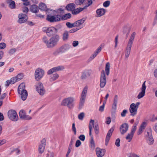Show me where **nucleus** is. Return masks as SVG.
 Listing matches in <instances>:
<instances>
[{
    "label": "nucleus",
    "instance_id": "nucleus-1",
    "mask_svg": "<svg viewBox=\"0 0 157 157\" xmlns=\"http://www.w3.org/2000/svg\"><path fill=\"white\" fill-rule=\"evenodd\" d=\"M59 39V36L56 34L50 38L44 36L42 38V41L48 48H52L57 44Z\"/></svg>",
    "mask_w": 157,
    "mask_h": 157
},
{
    "label": "nucleus",
    "instance_id": "nucleus-2",
    "mask_svg": "<svg viewBox=\"0 0 157 157\" xmlns=\"http://www.w3.org/2000/svg\"><path fill=\"white\" fill-rule=\"evenodd\" d=\"M75 98L72 97H69L63 99L61 104L62 106H67L69 109H72L75 106Z\"/></svg>",
    "mask_w": 157,
    "mask_h": 157
},
{
    "label": "nucleus",
    "instance_id": "nucleus-3",
    "mask_svg": "<svg viewBox=\"0 0 157 157\" xmlns=\"http://www.w3.org/2000/svg\"><path fill=\"white\" fill-rule=\"evenodd\" d=\"M136 35V33L135 32H133L131 34L128 42L127 45L126 49L125 54V56L126 58H127L129 57L130 54L131 47L132 45Z\"/></svg>",
    "mask_w": 157,
    "mask_h": 157
},
{
    "label": "nucleus",
    "instance_id": "nucleus-4",
    "mask_svg": "<svg viewBox=\"0 0 157 157\" xmlns=\"http://www.w3.org/2000/svg\"><path fill=\"white\" fill-rule=\"evenodd\" d=\"M88 90L87 86H86L84 88L80 97L79 108L81 109L84 105Z\"/></svg>",
    "mask_w": 157,
    "mask_h": 157
},
{
    "label": "nucleus",
    "instance_id": "nucleus-5",
    "mask_svg": "<svg viewBox=\"0 0 157 157\" xmlns=\"http://www.w3.org/2000/svg\"><path fill=\"white\" fill-rule=\"evenodd\" d=\"M44 74V71L40 68H38L36 69L35 72V78L37 81H39L43 78Z\"/></svg>",
    "mask_w": 157,
    "mask_h": 157
},
{
    "label": "nucleus",
    "instance_id": "nucleus-6",
    "mask_svg": "<svg viewBox=\"0 0 157 157\" xmlns=\"http://www.w3.org/2000/svg\"><path fill=\"white\" fill-rule=\"evenodd\" d=\"M42 31L46 33L48 36H50L54 35L55 33L56 29L53 27H45L42 28Z\"/></svg>",
    "mask_w": 157,
    "mask_h": 157
},
{
    "label": "nucleus",
    "instance_id": "nucleus-7",
    "mask_svg": "<svg viewBox=\"0 0 157 157\" xmlns=\"http://www.w3.org/2000/svg\"><path fill=\"white\" fill-rule=\"evenodd\" d=\"M8 116L11 120L14 121H17L18 119L17 112L13 109H10L8 111Z\"/></svg>",
    "mask_w": 157,
    "mask_h": 157
},
{
    "label": "nucleus",
    "instance_id": "nucleus-8",
    "mask_svg": "<svg viewBox=\"0 0 157 157\" xmlns=\"http://www.w3.org/2000/svg\"><path fill=\"white\" fill-rule=\"evenodd\" d=\"M100 86L101 88L104 87L106 85V78L104 70H103L101 72V74L100 78Z\"/></svg>",
    "mask_w": 157,
    "mask_h": 157
},
{
    "label": "nucleus",
    "instance_id": "nucleus-9",
    "mask_svg": "<svg viewBox=\"0 0 157 157\" xmlns=\"http://www.w3.org/2000/svg\"><path fill=\"white\" fill-rule=\"evenodd\" d=\"M64 68V67L63 66H58L49 70L47 73L48 75H51L55 72L63 71Z\"/></svg>",
    "mask_w": 157,
    "mask_h": 157
},
{
    "label": "nucleus",
    "instance_id": "nucleus-10",
    "mask_svg": "<svg viewBox=\"0 0 157 157\" xmlns=\"http://www.w3.org/2000/svg\"><path fill=\"white\" fill-rule=\"evenodd\" d=\"M146 82V81H145L142 84V87L140 89V92L137 96V98L138 99H140L145 95L146 88V86L145 84Z\"/></svg>",
    "mask_w": 157,
    "mask_h": 157
},
{
    "label": "nucleus",
    "instance_id": "nucleus-11",
    "mask_svg": "<svg viewBox=\"0 0 157 157\" xmlns=\"http://www.w3.org/2000/svg\"><path fill=\"white\" fill-rule=\"evenodd\" d=\"M36 89L40 95H44L45 92V90L43 85L41 82H39L37 85Z\"/></svg>",
    "mask_w": 157,
    "mask_h": 157
},
{
    "label": "nucleus",
    "instance_id": "nucleus-12",
    "mask_svg": "<svg viewBox=\"0 0 157 157\" xmlns=\"http://www.w3.org/2000/svg\"><path fill=\"white\" fill-rule=\"evenodd\" d=\"M94 121L93 120H90L89 124V129H92L93 127L95 130V133L97 134L98 133V124H95L94 125Z\"/></svg>",
    "mask_w": 157,
    "mask_h": 157
},
{
    "label": "nucleus",
    "instance_id": "nucleus-13",
    "mask_svg": "<svg viewBox=\"0 0 157 157\" xmlns=\"http://www.w3.org/2000/svg\"><path fill=\"white\" fill-rule=\"evenodd\" d=\"M47 20L51 22L59 21L60 20V16L59 15L52 16L48 15L47 16Z\"/></svg>",
    "mask_w": 157,
    "mask_h": 157
},
{
    "label": "nucleus",
    "instance_id": "nucleus-14",
    "mask_svg": "<svg viewBox=\"0 0 157 157\" xmlns=\"http://www.w3.org/2000/svg\"><path fill=\"white\" fill-rule=\"evenodd\" d=\"M19 115L21 118L25 120H30L32 119L31 117L26 114L25 111L23 110L20 111Z\"/></svg>",
    "mask_w": 157,
    "mask_h": 157
},
{
    "label": "nucleus",
    "instance_id": "nucleus-15",
    "mask_svg": "<svg viewBox=\"0 0 157 157\" xmlns=\"http://www.w3.org/2000/svg\"><path fill=\"white\" fill-rule=\"evenodd\" d=\"M46 145V140L45 139H43L39 145L38 150L40 154L43 153L44 151Z\"/></svg>",
    "mask_w": 157,
    "mask_h": 157
},
{
    "label": "nucleus",
    "instance_id": "nucleus-16",
    "mask_svg": "<svg viewBox=\"0 0 157 157\" xmlns=\"http://www.w3.org/2000/svg\"><path fill=\"white\" fill-rule=\"evenodd\" d=\"M86 20L85 18L78 20L75 22V27L79 30L83 27V24Z\"/></svg>",
    "mask_w": 157,
    "mask_h": 157
},
{
    "label": "nucleus",
    "instance_id": "nucleus-17",
    "mask_svg": "<svg viewBox=\"0 0 157 157\" xmlns=\"http://www.w3.org/2000/svg\"><path fill=\"white\" fill-rule=\"evenodd\" d=\"M128 125L127 123H125L122 124L120 128V132L121 134L123 135L128 131Z\"/></svg>",
    "mask_w": 157,
    "mask_h": 157
},
{
    "label": "nucleus",
    "instance_id": "nucleus-18",
    "mask_svg": "<svg viewBox=\"0 0 157 157\" xmlns=\"http://www.w3.org/2000/svg\"><path fill=\"white\" fill-rule=\"evenodd\" d=\"M138 109L134 106V105L131 104L130 106L129 110L131 116H134L137 113Z\"/></svg>",
    "mask_w": 157,
    "mask_h": 157
},
{
    "label": "nucleus",
    "instance_id": "nucleus-19",
    "mask_svg": "<svg viewBox=\"0 0 157 157\" xmlns=\"http://www.w3.org/2000/svg\"><path fill=\"white\" fill-rule=\"evenodd\" d=\"M146 139L148 144L150 145L153 144L154 140L151 132H147L146 136Z\"/></svg>",
    "mask_w": 157,
    "mask_h": 157
},
{
    "label": "nucleus",
    "instance_id": "nucleus-20",
    "mask_svg": "<svg viewBox=\"0 0 157 157\" xmlns=\"http://www.w3.org/2000/svg\"><path fill=\"white\" fill-rule=\"evenodd\" d=\"M19 19L18 22L19 23H22L25 22L27 19V17L26 15L23 14H20L18 16Z\"/></svg>",
    "mask_w": 157,
    "mask_h": 157
},
{
    "label": "nucleus",
    "instance_id": "nucleus-21",
    "mask_svg": "<svg viewBox=\"0 0 157 157\" xmlns=\"http://www.w3.org/2000/svg\"><path fill=\"white\" fill-rule=\"evenodd\" d=\"M114 128L113 127H112L109 131L105 140V145L107 146L108 144L109 141L110 140V137L112 135V132H113Z\"/></svg>",
    "mask_w": 157,
    "mask_h": 157
},
{
    "label": "nucleus",
    "instance_id": "nucleus-22",
    "mask_svg": "<svg viewBox=\"0 0 157 157\" xmlns=\"http://www.w3.org/2000/svg\"><path fill=\"white\" fill-rule=\"evenodd\" d=\"M96 151L98 157H102L105 154V150L104 149L98 148H96Z\"/></svg>",
    "mask_w": 157,
    "mask_h": 157
},
{
    "label": "nucleus",
    "instance_id": "nucleus-23",
    "mask_svg": "<svg viewBox=\"0 0 157 157\" xmlns=\"http://www.w3.org/2000/svg\"><path fill=\"white\" fill-rule=\"evenodd\" d=\"M97 17H99L105 14V10L103 8H100L97 9L96 11Z\"/></svg>",
    "mask_w": 157,
    "mask_h": 157
},
{
    "label": "nucleus",
    "instance_id": "nucleus-24",
    "mask_svg": "<svg viewBox=\"0 0 157 157\" xmlns=\"http://www.w3.org/2000/svg\"><path fill=\"white\" fill-rule=\"evenodd\" d=\"M130 28L128 26H124L122 29V33L126 35V38H127L130 31Z\"/></svg>",
    "mask_w": 157,
    "mask_h": 157
},
{
    "label": "nucleus",
    "instance_id": "nucleus-25",
    "mask_svg": "<svg viewBox=\"0 0 157 157\" xmlns=\"http://www.w3.org/2000/svg\"><path fill=\"white\" fill-rule=\"evenodd\" d=\"M19 94L21 95V98L22 99L23 101H25L26 99L28 93L27 92L26 90H22V91H21L20 92L18 91V92Z\"/></svg>",
    "mask_w": 157,
    "mask_h": 157
},
{
    "label": "nucleus",
    "instance_id": "nucleus-26",
    "mask_svg": "<svg viewBox=\"0 0 157 157\" xmlns=\"http://www.w3.org/2000/svg\"><path fill=\"white\" fill-rule=\"evenodd\" d=\"M147 125L146 123L145 122H143L141 125L137 132V134L138 135L141 134L142 133L145 129Z\"/></svg>",
    "mask_w": 157,
    "mask_h": 157
},
{
    "label": "nucleus",
    "instance_id": "nucleus-27",
    "mask_svg": "<svg viewBox=\"0 0 157 157\" xmlns=\"http://www.w3.org/2000/svg\"><path fill=\"white\" fill-rule=\"evenodd\" d=\"M71 48V45L68 44H66L61 47L59 50L61 52H64L68 50Z\"/></svg>",
    "mask_w": 157,
    "mask_h": 157
},
{
    "label": "nucleus",
    "instance_id": "nucleus-28",
    "mask_svg": "<svg viewBox=\"0 0 157 157\" xmlns=\"http://www.w3.org/2000/svg\"><path fill=\"white\" fill-rule=\"evenodd\" d=\"M69 34L68 31H65L64 32L62 35V40L63 41H67L69 38Z\"/></svg>",
    "mask_w": 157,
    "mask_h": 157
},
{
    "label": "nucleus",
    "instance_id": "nucleus-29",
    "mask_svg": "<svg viewBox=\"0 0 157 157\" xmlns=\"http://www.w3.org/2000/svg\"><path fill=\"white\" fill-rule=\"evenodd\" d=\"M118 101V96L116 95L114 98L113 100V103L112 105V108L114 109H116L117 108V104Z\"/></svg>",
    "mask_w": 157,
    "mask_h": 157
},
{
    "label": "nucleus",
    "instance_id": "nucleus-30",
    "mask_svg": "<svg viewBox=\"0 0 157 157\" xmlns=\"http://www.w3.org/2000/svg\"><path fill=\"white\" fill-rule=\"evenodd\" d=\"M59 77V75L57 73H55L50 76V81L51 82L54 81L57 79Z\"/></svg>",
    "mask_w": 157,
    "mask_h": 157
},
{
    "label": "nucleus",
    "instance_id": "nucleus-31",
    "mask_svg": "<svg viewBox=\"0 0 157 157\" xmlns=\"http://www.w3.org/2000/svg\"><path fill=\"white\" fill-rule=\"evenodd\" d=\"M75 8V5L73 3H71L67 5L66 9L68 10L73 11Z\"/></svg>",
    "mask_w": 157,
    "mask_h": 157
},
{
    "label": "nucleus",
    "instance_id": "nucleus-32",
    "mask_svg": "<svg viewBox=\"0 0 157 157\" xmlns=\"http://www.w3.org/2000/svg\"><path fill=\"white\" fill-rule=\"evenodd\" d=\"M84 9V8H77L76 9H74L72 12V13L73 14H77L80 13L81 11H82Z\"/></svg>",
    "mask_w": 157,
    "mask_h": 157
},
{
    "label": "nucleus",
    "instance_id": "nucleus-33",
    "mask_svg": "<svg viewBox=\"0 0 157 157\" xmlns=\"http://www.w3.org/2000/svg\"><path fill=\"white\" fill-rule=\"evenodd\" d=\"M25 84L24 83H21L18 86V92H20L21 91L24 90H25Z\"/></svg>",
    "mask_w": 157,
    "mask_h": 157
},
{
    "label": "nucleus",
    "instance_id": "nucleus-34",
    "mask_svg": "<svg viewBox=\"0 0 157 157\" xmlns=\"http://www.w3.org/2000/svg\"><path fill=\"white\" fill-rule=\"evenodd\" d=\"M90 75L87 71H85L82 72L81 78L83 79H86L87 77L90 76Z\"/></svg>",
    "mask_w": 157,
    "mask_h": 157
},
{
    "label": "nucleus",
    "instance_id": "nucleus-35",
    "mask_svg": "<svg viewBox=\"0 0 157 157\" xmlns=\"http://www.w3.org/2000/svg\"><path fill=\"white\" fill-rule=\"evenodd\" d=\"M39 9L42 10L46 11L47 10L46 6L44 3H41L39 5Z\"/></svg>",
    "mask_w": 157,
    "mask_h": 157
},
{
    "label": "nucleus",
    "instance_id": "nucleus-36",
    "mask_svg": "<svg viewBox=\"0 0 157 157\" xmlns=\"http://www.w3.org/2000/svg\"><path fill=\"white\" fill-rule=\"evenodd\" d=\"M30 9L31 11L34 13L37 12L38 10L37 6L35 5L31 6Z\"/></svg>",
    "mask_w": 157,
    "mask_h": 157
},
{
    "label": "nucleus",
    "instance_id": "nucleus-37",
    "mask_svg": "<svg viewBox=\"0 0 157 157\" xmlns=\"http://www.w3.org/2000/svg\"><path fill=\"white\" fill-rule=\"evenodd\" d=\"M134 134L132 133L131 132L128 134V135L126 137V140H128V142H130L131 141L133 137Z\"/></svg>",
    "mask_w": 157,
    "mask_h": 157
},
{
    "label": "nucleus",
    "instance_id": "nucleus-38",
    "mask_svg": "<svg viewBox=\"0 0 157 157\" xmlns=\"http://www.w3.org/2000/svg\"><path fill=\"white\" fill-rule=\"evenodd\" d=\"M110 71V63L108 62L106 63L105 67V71L106 73V74L107 75H108Z\"/></svg>",
    "mask_w": 157,
    "mask_h": 157
},
{
    "label": "nucleus",
    "instance_id": "nucleus-39",
    "mask_svg": "<svg viewBox=\"0 0 157 157\" xmlns=\"http://www.w3.org/2000/svg\"><path fill=\"white\" fill-rule=\"evenodd\" d=\"M90 146L92 149H94L95 147V143L93 137L91 139L90 141Z\"/></svg>",
    "mask_w": 157,
    "mask_h": 157
},
{
    "label": "nucleus",
    "instance_id": "nucleus-40",
    "mask_svg": "<svg viewBox=\"0 0 157 157\" xmlns=\"http://www.w3.org/2000/svg\"><path fill=\"white\" fill-rule=\"evenodd\" d=\"M24 77L23 74L22 73H20L18 74L16 76H15L17 81H19L21 79H22Z\"/></svg>",
    "mask_w": 157,
    "mask_h": 157
},
{
    "label": "nucleus",
    "instance_id": "nucleus-41",
    "mask_svg": "<svg viewBox=\"0 0 157 157\" xmlns=\"http://www.w3.org/2000/svg\"><path fill=\"white\" fill-rule=\"evenodd\" d=\"M66 25L69 28H72L73 27H75V23L74 22L73 23H71L70 22H67L66 23Z\"/></svg>",
    "mask_w": 157,
    "mask_h": 157
},
{
    "label": "nucleus",
    "instance_id": "nucleus-42",
    "mask_svg": "<svg viewBox=\"0 0 157 157\" xmlns=\"http://www.w3.org/2000/svg\"><path fill=\"white\" fill-rule=\"evenodd\" d=\"M18 82L15 77L11 78L9 82V84H13L16 82Z\"/></svg>",
    "mask_w": 157,
    "mask_h": 157
},
{
    "label": "nucleus",
    "instance_id": "nucleus-43",
    "mask_svg": "<svg viewBox=\"0 0 157 157\" xmlns=\"http://www.w3.org/2000/svg\"><path fill=\"white\" fill-rule=\"evenodd\" d=\"M9 6L11 9H14L15 7V4L14 1H11L9 4Z\"/></svg>",
    "mask_w": 157,
    "mask_h": 157
},
{
    "label": "nucleus",
    "instance_id": "nucleus-44",
    "mask_svg": "<svg viewBox=\"0 0 157 157\" xmlns=\"http://www.w3.org/2000/svg\"><path fill=\"white\" fill-rule=\"evenodd\" d=\"M16 51L17 49L16 48H12L9 50L8 53L11 56L14 54L16 52Z\"/></svg>",
    "mask_w": 157,
    "mask_h": 157
},
{
    "label": "nucleus",
    "instance_id": "nucleus-45",
    "mask_svg": "<svg viewBox=\"0 0 157 157\" xmlns=\"http://www.w3.org/2000/svg\"><path fill=\"white\" fill-rule=\"evenodd\" d=\"M85 0H76L75 3L77 5L82 4L83 3Z\"/></svg>",
    "mask_w": 157,
    "mask_h": 157
},
{
    "label": "nucleus",
    "instance_id": "nucleus-46",
    "mask_svg": "<svg viewBox=\"0 0 157 157\" xmlns=\"http://www.w3.org/2000/svg\"><path fill=\"white\" fill-rule=\"evenodd\" d=\"M110 2L109 1H106L103 3V6L105 7H107L109 6L110 4Z\"/></svg>",
    "mask_w": 157,
    "mask_h": 157
},
{
    "label": "nucleus",
    "instance_id": "nucleus-47",
    "mask_svg": "<svg viewBox=\"0 0 157 157\" xmlns=\"http://www.w3.org/2000/svg\"><path fill=\"white\" fill-rule=\"evenodd\" d=\"M84 113L82 112L80 113L78 115V118L81 120H82L83 119V118H84Z\"/></svg>",
    "mask_w": 157,
    "mask_h": 157
},
{
    "label": "nucleus",
    "instance_id": "nucleus-48",
    "mask_svg": "<svg viewBox=\"0 0 157 157\" xmlns=\"http://www.w3.org/2000/svg\"><path fill=\"white\" fill-rule=\"evenodd\" d=\"M71 17V14L70 13L66 14L63 17V18L64 20L70 18Z\"/></svg>",
    "mask_w": 157,
    "mask_h": 157
},
{
    "label": "nucleus",
    "instance_id": "nucleus-49",
    "mask_svg": "<svg viewBox=\"0 0 157 157\" xmlns=\"http://www.w3.org/2000/svg\"><path fill=\"white\" fill-rule=\"evenodd\" d=\"M101 49L102 47L100 46L96 50L94 53L97 55L101 51Z\"/></svg>",
    "mask_w": 157,
    "mask_h": 157
},
{
    "label": "nucleus",
    "instance_id": "nucleus-50",
    "mask_svg": "<svg viewBox=\"0 0 157 157\" xmlns=\"http://www.w3.org/2000/svg\"><path fill=\"white\" fill-rule=\"evenodd\" d=\"M79 43L78 41L75 40L72 43V46L74 47H76L78 45Z\"/></svg>",
    "mask_w": 157,
    "mask_h": 157
},
{
    "label": "nucleus",
    "instance_id": "nucleus-51",
    "mask_svg": "<svg viewBox=\"0 0 157 157\" xmlns=\"http://www.w3.org/2000/svg\"><path fill=\"white\" fill-rule=\"evenodd\" d=\"M128 111L127 110L124 109L121 113V116L122 117H124L126 116V114L127 113Z\"/></svg>",
    "mask_w": 157,
    "mask_h": 157
},
{
    "label": "nucleus",
    "instance_id": "nucleus-52",
    "mask_svg": "<svg viewBox=\"0 0 157 157\" xmlns=\"http://www.w3.org/2000/svg\"><path fill=\"white\" fill-rule=\"evenodd\" d=\"M92 2H93L92 0H88L87 3V5L86 6L83 8L84 9H86L88 6H90L92 3Z\"/></svg>",
    "mask_w": 157,
    "mask_h": 157
},
{
    "label": "nucleus",
    "instance_id": "nucleus-53",
    "mask_svg": "<svg viewBox=\"0 0 157 157\" xmlns=\"http://www.w3.org/2000/svg\"><path fill=\"white\" fill-rule=\"evenodd\" d=\"M78 138L82 141H84L85 139V136L83 135H81L78 137Z\"/></svg>",
    "mask_w": 157,
    "mask_h": 157
},
{
    "label": "nucleus",
    "instance_id": "nucleus-54",
    "mask_svg": "<svg viewBox=\"0 0 157 157\" xmlns=\"http://www.w3.org/2000/svg\"><path fill=\"white\" fill-rule=\"evenodd\" d=\"M120 140L118 138L117 139L116 141L115 142V145L116 146H117L118 147H119L120 146Z\"/></svg>",
    "mask_w": 157,
    "mask_h": 157
},
{
    "label": "nucleus",
    "instance_id": "nucleus-55",
    "mask_svg": "<svg viewBox=\"0 0 157 157\" xmlns=\"http://www.w3.org/2000/svg\"><path fill=\"white\" fill-rule=\"evenodd\" d=\"M81 144V143L80 140H78L76 141L75 143V147H79Z\"/></svg>",
    "mask_w": 157,
    "mask_h": 157
},
{
    "label": "nucleus",
    "instance_id": "nucleus-56",
    "mask_svg": "<svg viewBox=\"0 0 157 157\" xmlns=\"http://www.w3.org/2000/svg\"><path fill=\"white\" fill-rule=\"evenodd\" d=\"M6 47V44L4 43H0V49H3Z\"/></svg>",
    "mask_w": 157,
    "mask_h": 157
},
{
    "label": "nucleus",
    "instance_id": "nucleus-57",
    "mask_svg": "<svg viewBox=\"0 0 157 157\" xmlns=\"http://www.w3.org/2000/svg\"><path fill=\"white\" fill-rule=\"evenodd\" d=\"M46 157H54V153L53 152H49L47 155Z\"/></svg>",
    "mask_w": 157,
    "mask_h": 157
},
{
    "label": "nucleus",
    "instance_id": "nucleus-58",
    "mask_svg": "<svg viewBox=\"0 0 157 157\" xmlns=\"http://www.w3.org/2000/svg\"><path fill=\"white\" fill-rule=\"evenodd\" d=\"M78 30L76 28H75L71 30H70L68 32V33H74Z\"/></svg>",
    "mask_w": 157,
    "mask_h": 157
},
{
    "label": "nucleus",
    "instance_id": "nucleus-59",
    "mask_svg": "<svg viewBox=\"0 0 157 157\" xmlns=\"http://www.w3.org/2000/svg\"><path fill=\"white\" fill-rule=\"evenodd\" d=\"M72 130L74 132V134L75 135L76 134V128L75 127V124L73 123L72 125Z\"/></svg>",
    "mask_w": 157,
    "mask_h": 157
},
{
    "label": "nucleus",
    "instance_id": "nucleus-60",
    "mask_svg": "<svg viewBox=\"0 0 157 157\" xmlns=\"http://www.w3.org/2000/svg\"><path fill=\"white\" fill-rule=\"evenodd\" d=\"M22 11L24 13H27L29 11V9L28 7L24 6L22 8Z\"/></svg>",
    "mask_w": 157,
    "mask_h": 157
},
{
    "label": "nucleus",
    "instance_id": "nucleus-61",
    "mask_svg": "<svg viewBox=\"0 0 157 157\" xmlns=\"http://www.w3.org/2000/svg\"><path fill=\"white\" fill-rule=\"evenodd\" d=\"M136 125H133L132 128L131 130V132L132 133H133V134L135 132L136 130Z\"/></svg>",
    "mask_w": 157,
    "mask_h": 157
},
{
    "label": "nucleus",
    "instance_id": "nucleus-62",
    "mask_svg": "<svg viewBox=\"0 0 157 157\" xmlns=\"http://www.w3.org/2000/svg\"><path fill=\"white\" fill-rule=\"evenodd\" d=\"M105 103H103V105L100 107L99 110L100 111L102 112L104 110Z\"/></svg>",
    "mask_w": 157,
    "mask_h": 157
},
{
    "label": "nucleus",
    "instance_id": "nucleus-63",
    "mask_svg": "<svg viewBox=\"0 0 157 157\" xmlns=\"http://www.w3.org/2000/svg\"><path fill=\"white\" fill-rule=\"evenodd\" d=\"M111 120L110 117H108L106 118V123L107 124H109L111 122Z\"/></svg>",
    "mask_w": 157,
    "mask_h": 157
},
{
    "label": "nucleus",
    "instance_id": "nucleus-64",
    "mask_svg": "<svg viewBox=\"0 0 157 157\" xmlns=\"http://www.w3.org/2000/svg\"><path fill=\"white\" fill-rule=\"evenodd\" d=\"M71 147H70V146H69L66 155V157H68L69 154L70 153V152L71 151Z\"/></svg>",
    "mask_w": 157,
    "mask_h": 157
}]
</instances>
